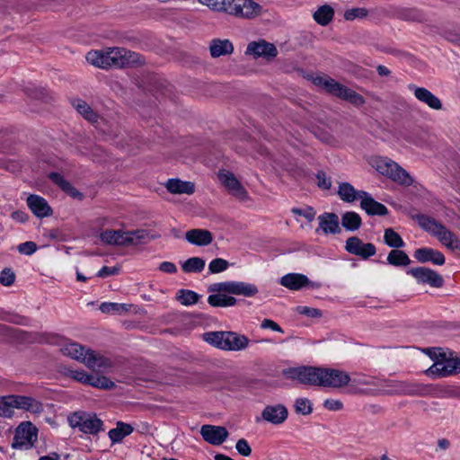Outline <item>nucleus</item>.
Returning a JSON list of instances; mask_svg holds the SVG:
<instances>
[{
	"mask_svg": "<svg viewBox=\"0 0 460 460\" xmlns=\"http://www.w3.org/2000/svg\"><path fill=\"white\" fill-rule=\"evenodd\" d=\"M425 352L435 361L425 371L427 376L441 378L460 373V358H455L453 352L447 353L441 348H427Z\"/></svg>",
	"mask_w": 460,
	"mask_h": 460,
	"instance_id": "nucleus-1",
	"label": "nucleus"
},
{
	"mask_svg": "<svg viewBox=\"0 0 460 460\" xmlns=\"http://www.w3.org/2000/svg\"><path fill=\"white\" fill-rule=\"evenodd\" d=\"M416 219L419 226L435 236L441 244L452 251H460V239L444 225L425 215H417Z\"/></svg>",
	"mask_w": 460,
	"mask_h": 460,
	"instance_id": "nucleus-2",
	"label": "nucleus"
},
{
	"mask_svg": "<svg viewBox=\"0 0 460 460\" xmlns=\"http://www.w3.org/2000/svg\"><path fill=\"white\" fill-rule=\"evenodd\" d=\"M204 341L208 343L230 351H239L245 349L250 340L242 334L234 332H209L203 334Z\"/></svg>",
	"mask_w": 460,
	"mask_h": 460,
	"instance_id": "nucleus-3",
	"label": "nucleus"
},
{
	"mask_svg": "<svg viewBox=\"0 0 460 460\" xmlns=\"http://www.w3.org/2000/svg\"><path fill=\"white\" fill-rule=\"evenodd\" d=\"M315 85L322 87L326 93L347 101L354 106L359 107L365 103V99L352 89L336 82L328 76H318L314 78Z\"/></svg>",
	"mask_w": 460,
	"mask_h": 460,
	"instance_id": "nucleus-4",
	"label": "nucleus"
},
{
	"mask_svg": "<svg viewBox=\"0 0 460 460\" xmlns=\"http://www.w3.org/2000/svg\"><path fill=\"white\" fill-rule=\"evenodd\" d=\"M371 164L380 174L386 176L398 184L410 186L413 182L411 175L397 163L388 157H376L372 160Z\"/></svg>",
	"mask_w": 460,
	"mask_h": 460,
	"instance_id": "nucleus-5",
	"label": "nucleus"
},
{
	"mask_svg": "<svg viewBox=\"0 0 460 460\" xmlns=\"http://www.w3.org/2000/svg\"><path fill=\"white\" fill-rule=\"evenodd\" d=\"M68 423L80 432L97 436L104 430L103 421L93 412L84 411H75L68 416Z\"/></svg>",
	"mask_w": 460,
	"mask_h": 460,
	"instance_id": "nucleus-6",
	"label": "nucleus"
},
{
	"mask_svg": "<svg viewBox=\"0 0 460 460\" xmlns=\"http://www.w3.org/2000/svg\"><path fill=\"white\" fill-rule=\"evenodd\" d=\"M210 293H227L245 297L255 296L259 289L256 285L243 281H225L213 283L208 288Z\"/></svg>",
	"mask_w": 460,
	"mask_h": 460,
	"instance_id": "nucleus-7",
	"label": "nucleus"
},
{
	"mask_svg": "<svg viewBox=\"0 0 460 460\" xmlns=\"http://www.w3.org/2000/svg\"><path fill=\"white\" fill-rule=\"evenodd\" d=\"M384 393L386 394L421 396L428 393V387L414 382L389 380L385 383Z\"/></svg>",
	"mask_w": 460,
	"mask_h": 460,
	"instance_id": "nucleus-8",
	"label": "nucleus"
},
{
	"mask_svg": "<svg viewBox=\"0 0 460 460\" xmlns=\"http://www.w3.org/2000/svg\"><path fill=\"white\" fill-rule=\"evenodd\" d=\"M284 376L291 380H297L299 383L310 385L320 386V367H297L283 370Z\"/></svg>",
	"mask_w": 460,
	"mask_h": 460,
	"instance_id": "nucleus-9",
	"label": "nucleus"
},
{
	"mask_svg": "<svg viewBox=\"0 0 460 460\" xmlns=\"http://www.w3.org/2000/svg\"><path fill=\"white\" fill-rule=\"evenodd\" d=\"M38 430L31 422L21 423L15 430L12 447L27 450L37 441Z\"/></svg>",
	"mask_w": 460,
	"mask_h": 460,
	"instance_id": "nucleus-10",
	"label": "nucleus"
},
{
	"mask_svg": "<svg viewBox=\"0 0 460 460\" xmlns=\"http://www.w3.org/2000/svg\"><path fill=\"white\" fill-rule=\"evenodd\" d=\"M262 7L252 0H227L226 13L242 18L259 15Z\"/></svg>",
	"mask_w": 460,
	"mask_h": 460,
	"instance_id": "nucleus-11",
	"label": "nucleus"
},
{
	"mask_svg": "<svg viewBox=\"0 0 460 460\" xmlns=\"http://www.w3.org/2000/svg\"><path fill=\"white\" fill-rule=\"evenodd\" d=\"M350 382L349 375L342 370L320 367V386L341 388Z\"/></svg>",
	"mask_w": 460,
	"mask_h": 460,
	"instance_id": "nucleus-12",
	"label": "nucleus"
},
{
	"mask_svg": "<svg viewBox=\"0 0 460 460\" xmlns=\"http://www.w3.org/2000/svg\"><path fill=\"white\" fill-rule=\"evenodd\" d=\"M345 250L363 260H367L376 252V246L371 243H363L358 236H351L346 240Z\"/></svg>",
	"mask_w": 460,
	"mask_h": 460,
	"instance_id": "nucleus-13",
	"label": "nucleus"
},
{
	"mask_svg": "<svg viewBox=\"0 0 460 460\" xmlns=\"http://www.w3.org/2000/svg\"><path fill=\"white\" fill-rule=\"evenodd\" d=\"M408 274L414 277L418 282L429 284L434 288H441L444 284V279L435 270L426 267L412 268L408 270Z\"/></svg>",
	"mask_w": 460,
	"mask_h": 460,
	"instance_id": "nucleus-14",
	"label": "nucleus"
},
{
	"mask_svg": "<svg viewBox=\"0 0 460 460\" xmlns=\"http://www.w3.org/2000/svg\"><path fill=\"white\" fill-rule=\"evenodd\" d=\"M278 53L276 46L265 40L250 42L245 51L246 55H252L254 58H263L266 59L276 58Z\"/></svg>",
	"mask_w": 460,
	"mask_h": 460,
	"instance_id": "nucleus-15",
	"label": "nucleus"
},
{
	"mask_svg": "<svg viewBox=\"0 0 460 460\" xmlns=\"http://www.w3.org/2000/svg\"><path fill=\"white\" fill-rule=\"evenodd\" d=\"M200 434L206 442L214 446L223 444L229 435L225 427L208 424L201 427Z\"/></svg>",
	"mask_w": 460,
	"mask_h": 460,
	"instance_id": "nucleus-16",
	"label": "nucleus"
},
{
	"mask_svg": "<svg viewBox=\"0 0 460 460\" xmlns=\"http://www.w3.org/2000/svg\"><path fill=\"white\" fill-rule=\"evenodd\" d=\"M288 416V411L284 404L266 405L261 411V419L270 424H282Z\"/></svg>",
	"mask_w": 460,
	"mask_h": 460,
	"instance_id": "nucleus-17",
	"label": "nucleus"
},
{
	"mask_svg": "<svg viewBox=\"0 0 460 460\" xmlns=\"http://www.w3.org/2000/svg\"><path fill=\"white\" fill-rule=\"evenodd\" d=\"M360 208L368 216H385L388 214L387 208L382 203L375 200L373 197L367 191H361L360 193Z\"/></svg>",
	"mask_w": 460,
	"mask_h": 460,
	"instance_id": "nucleus-18",
	"label": "nucleus"
},
{
	"mask_svg": "<svg viewBox=\"0 0 460 460\" xmlns=\"http://www.w3.org/2000/svg\"><path fill=\"white\" fill-rule=\"evenodd\" d=\"M26 202L29 208L37 217L43 218L53 214V210L48 201L41 196L31 194L27 198Z\"/></svg>",
	"mask_w": 460,
	"mask_h": 460,
	"instance_id": "nucleus-19",
	"label": "nucleus"
},
{
	"mask_svg": "<svg viewBox=\"0 0 460 460\" xmlns=\"http://www.w3.org/2000/svg\"><path fill=\"white\" fill-rule=\"evenodd\" d=\"M409 89L413 92L415 98L428 105L430 109L439 111L442 109L441 101L429 90L419 87L415 84H409Z\"/></svg>",
	"mask_w": 460,
	"mask_h": 460,
	"instance_id": "nucleus-20",
	"label": "nucleus"
},
{
	"mask_svg": "<svg viewBox=\"0 0 460 460\" xmlns=\"http://www.w3.org/2000/svg\"><path fill=\"white\" fill-rule=\"evenodd\" d=\"M414 258L420 263L431 261L435 265H443L446 261L444 254L435 249L422 247L415 250Z\"/></svg>",
	"mask_w": 460,
	"mask_h": 460,
	"instance_id": "nucleus-21",
	"label": "nucleus"
},
{
	"mask_svg": "<svg viewBox=\"0 0 460 460\" xmlns=\"http://www.w3.org/2000/svg\"><path fill=\"white\" fill-rule=\"evenodd\" d=\"M218 178L234 196L239 199H244L247 196L245 189L238 181L234 173L230 172H219Z\"/></svg>",
	"mask_w": 460,
	"mask_h": 460,
	"instance_id": "nucleus-22",
	"label": "nucleus"
},
{
	"mask_svg": "<svg viewBox=\"0 0 460 460\" xmlns=\"http://www.w3.org/2000/svg\"><path fill=\"white\" fill-rule=\"evenodd\" d=\"M15 409L23 410L33 414H40L44 411V406L39 400L25 395H14Z\"/></svg>",
	"mask_w": 460,
	"mask_h": 460,
	"instance_id": "nucleus-23",
	"label": "nucleus"
},
{
	"mask_svg": "<svg viewBox=\"0 0 460 460\" xmlns=\"http://www.w3.org/2000/svg\"><path fill=\"white\" fill-rule=\"evenodd\" d=\"M319 227L325 234L341 233L339 217L335 213H323L318 217Z\"/></svg>",
	"mask_w": 460,
	"mask_h": 460,
	"instance_id": "nucleus-24",
	"label": "nucleus"
},
{
	"mask_svg": "<svg viewBox=\"0 0 460 460\" xmlns=\"http://www.w3.org/2000/svg\"><path fill=\"white\" fill-rule=\"evenodd\" d=\"M310 280L308 278L300 273H288L284 275L279 283L281 286L290 289V290H299L302 288L307 286Z\"/></svg>",
	"mask_w": 460,
	"mask_h": 460,
	"instance_id": "nucleus-25",
	"label": "nucleus"
},
{
	"mask_svg": "<svg viewBox=\"0 0 460 460\" xmlns=\"http://www.w3.org/2000/svg\"><path fill=\"white\" fill-rule=\"evenodd\" d=\"M84 365L89 368L99 371H105L112 367L111 359L93 350H88V357H86Z\"/></svg>",
	"mask_w": 460,
	"mask_h": 460,
	"instance_id": "nucleus-26",
	"label": "nucleus"
},
{
	"mask_svg": "<svg viewBox=\"0 0 460 460\" xmlns=\"http://www.w3.org/2000/svg\"><path fill=\"white\" fill-rule=\"evenodd\" d=\"M49 179L58 185L64 192L74 199H82L84 195L78 191L72 184L66 181L59 172H52L49 174Z\"/></svg>",
	"mask_w": 460,
	"mask_h": 460,
	"instance_id": "nucleus-27",
	"label": "nucleus"
},
{
	"mask_svg": "<svg viewBox=\"0 0 460 460\" xmlns=\"http://www.w3.org/2000/svg\"><path fill=\"white\" fill-rule=\"evenodd\" d=\"M186 240L198 246H206L212 243V234L206 229H191L186 233Z\"/></svg>",
	"mask_w": 460,
	"mask_h": 460,
	"instance_id": "nucleus-28",
	"label": "nucleus"
},
{
	"mask_svg": "<svg viewBox=\"0 0 460 460\" xmlns=\"http://www.w3.org/2000/svg\"><path fill=\"white\" fill-rule=\"evenodd\" d=\"M60 351L63 355L68 356L77 361L85 363L88 357V350L84 351V348L76 342H66L62 345Z\"/></svg>",
	"mask_w": 460,
	"mask_h": 460,
	"instance_id": "nucleus-29",
	"label": "nucleus"
},
{
	"mask_svg": "<svg viewBox=\"0 0 460 460\" xmlns=\"http://www.w3.org/2000/svg\"><path fill=\"white\" fill-rule=\"evenodd\" d=\"M209 51L212 58L230 55L234 51V45L229 40L214 39L209 45Z\"/></svg>",
	"mask_w": 460,
	"mask_h": 460,
	"instance_id": "nucleus-30",
	"label": "nucleus"
},
{
	"mask_svg": "<svg viewBox=\"0 0 460 460\" xmlns=\"http://www.w3.org/2000/svg\"><path fill=\"white\" fill-rule=\"evenodd\" d=\"M166 189L173 194H193L195 192V184L191 181H183L179 179H170L166 182Z\"/></svg>",
	"mask_w": 460,
	"mask_h": 460,
	"instance_id": "nucleus-31",
	"label": "nucleus"
},
{
	"mask_svg": "<svg viewBox=\"0 0 460 460\" xmlns=\"http://www.w3.org/2000/svg\"><path fill=\"white\" fill-rule=\"evenodd\" d=\"M100 239L109 245L126 246V231L105 230L100 234Z\"/></svg>",
	"mask_w": 460,
	"mask_h": 460,
	"instance_id": "nucleus-32",
	"label": "nucleus"
},
{
	"mask_svg": "<svg viewBox=\"0 0 460 460\" xmlns=\"http://www.w3.org/2000/svg\"><path fill=\"white\" fill-rule=\"evenodd\" d=\"M134 430V428L128 423L118 421L116 428L111 429L108 432V436L112 444L120 443L124 438L130 435Z\"/></svg>",
	"mask_w": 460,
	"mask_h": 460,
	"instance_id": "nucleus-33",
	"label": "nucleus"
},
{
	"mask_svg": "<svg viewBox=\"0 0 460 460\" xmlns=\"http://www.w3.org/2000/svg\"><path fill=\"white\" fill-rule=\"evenodd\" d=\"M334 9L329 4H323L314 13L313 18L321 26H327L334 17Z\"/></svg>",
	"mask_w": 460,
	"mask_h": 460,
	"instance_id": "nucleus-34",
	"label": "nucleus"
},
{
	"mask_svg": "<svg viewBox=\"0 0 460 460\" xmlns=\"http://www.w3.org/2000/svg\"><path fill=\"white\" fill-rule=\"evenodd\" d=\"M227 293H214L208 297V303L213 307H228L234 306L237 303V299L234 296H227Z\"/></svg>",
	"mask_w": 460,
	"mask_h": 460,
	"instance_id": "nucleus-35",
	"label": "nucleus"
},
{
	"mask_svg": "<svg viewBox=\"0 0 460 460\" xmlns=\"http://www.w3.org/2000/svg\"><path fill=\"white\" fill-rule=\"evenodd\" d=\"M362 190H356L355 188L349 182H341L339 184L337 194L340 199L347 203H352L356 199H360V192Z\"/></svg>",
	"mask_w": 460,
	"mask_h": 460,
	"instance_id": "nucleus-36",
	"label": "nucleus"
},
{
	"mask_svg": "<svg viewBox=\"0 0 460 460\" xmlns=\"http://www.w3.org/2000/svg\"><path fill=\"white\" fill-rule=\"evenodd\" d=\"M362 219L360 216L354 211L345 212L341 217V226L349 232H355L360 228Z\"/></svg>",
	"mask_w": 460,
	"mask_h": 460,
	"instance_id": "nucleus-37",
	"label": "nucleus"
},
{
	"mask_svg": "<svg viewBox=\"0 0 460 460\" xmlns=\"http://www.w3.org/2000/svg\"><path fill=\"white\" fill-rule=\"evenodd\" d=\"M124 53H127V49L124 48H110L106 49V59L109 63V67H124L122 61Z\"/></svg>",
	"mask_w": 460,
	"mask_h": 460,
	"instance_id": "nucleus-38",
	"label": "nucleus"
},
{
	"mask_svg": "<svg viewBox=\"0 0 460 460\" xmlns=\"http://www.w3.org/2000/svg\"><path fill=\"white\" fill-rule=\"evenodd\" d=\"M387 262L393 266H407L411 263V260L405 252L400 249H393L387 256Z\"/></svg>",
	"mask_w": 460,
	"mask_h": 460,
	"instance_id": "nucleus-39",
	"label": "nucleus"
},
{
	"mask_svg": "<svg viewBox=\"0 0 460 460\" xmlns=\"http://www.w3.org/2000/svg\"><path fill=\"white\" fill-rule=\"evenodd\" d=\"M106 59V50H91L86 55V60L91 65L100 68H109Z\"/></svg>",
	"mask_w": 460,
	"mask_h": 460,
	"instance_id": "nucleus-40",
	"label": "nucleus"
},
{
	"mask_svg": "<svg viewBox=\"0 0 460 460\" xmlns=\"http://www.w3.org/2000/svg\"><path fill=\"white\" fill-rule=\"evenodd\" d=\"M88 385L103 390H111L116 385L113 381L104 376L89 375Z\"/></svg>",
	"mask_w": 460,
	"mask_h": 460,
	"instance_id": "nucleus-41",
	"label": "nucleus"
},
{
	"mask_svg": "<svg viewBox=\"0 0 460 460\" xmlns=\"http://www.w3.org/2000/svg\"><path fill=\"white\" fill-rule=\"evenodd\" d=\"M147 238L148 232L146 230L126 231V246L144 243Z\"/></svg>",
	"mask_w": 460,
	"mask_h": 460,
	"instance_id": "nucleus-42",
	"label": "nucleus"
},
{
	"mask_svg": "<svg viewBox=\"0 0 460 460\" xmlns=\"http://www.w3.org/2000/svg\"><path fill=\"white\" fill-rule=\"evenodd\" d=\"M205 261L202 258L199 257H191L188 260H186L182 264L181 268L182 270L186 273H199L201 272L205 268Z\"/></svg>",
	"mask_w": 460,
	"mask_h": 460,
	"instance_id": "nucleus-43",
	"label": "nucleus"
},
{
	"mask_svg": "<svg viewBox=\"0 0 460 460\" xmlns=\"http://www.w3.org/2000/svg\"><path fill=\"white\" fill-rule=\"evenodd\" d=\"M14 395L0 397V417L12 418L14 413Z\"/></svg>",
	"mask_w": 460,
	"mask_h": 460,
	"instance_id": "nucleus-44",
	"label": "nucleus"
},
{
	"mask_svg": "<svg viewBox=\"0 0 460 460\" xmlns=\"http://www.w3.org/2000/svg\"><path fill=\"white\" fill-rule=\"evenodd\" d=\"M75 110L88 121L96 122L97 114L92 110V108L83 100H76L73 103Z\"/></svg>",
	"mask_w": 460,
	"mask_h": 460,
	"instance_id": "nucleus-45",
	"label": "nucleus"
},
{
	"mask_svg": "<svg viewBox=\"0 0 460 460\" xmlns=\"http://www.w3.org/2000/svg\"><path fill=\"white\" fill-rule=\"evenodd\" d=\"M384 241L386 245L394 249H400L404 246L402 238L393 228H386L385 230Z\"/></svg>",
	"mask_w": 460,
	"mask_h": 460,
	"instance_id": "nucleus-46",
	"label": "nucleus"
},
{
	"mask_svg": "<svg viewBox=\"0 0 460 460\" xmlns=\"http://www.w3.org/2000/svg\"><path fill=\"white\" fill-rule=\"evenodd\" d=\"M399 17L405 21L423 22L425 21L424 13L416 8H405L400 11Z\"/></svg>",
	"mask_w": 460,
	"mask_h": 460,
	"instance_id": "nucleus-47",
	"label": "nucleus"
},
{
	"mask_svg": "<svg viewBox=\"0 0 460 460\" xmlns=\"http://www.w3.org/2000/svg\"><path fill=\"white\" fill-rule=\"evenodd\" d=\"M177 300L184 305H194L199 300V295L191 290L181 289L177 294Z\"/></svg>",
	"mask_w": 460,
	"mask_h": 460,
	"instance_id": "nucleus-48",
	"label": "nucleus"
},
{
	"mask_svg": "<svg viewBox=\"0 0 460 460\" xmlns=\"http://www.w3.org/2000/svg\"><path fill=\"white\" fill-rule=\"evenodd\" d=\"M123 58L122 61L124 63V67L128 66H138L142 65L145 60L143 57L136 52L130 51L127 49V53L122 54Z\"/></svg>",
	"mask_w": 460,
	"mask_h": 460,
	"instance_id": "nucleus-49",
	"label": "nucleus"
},
{
	"mask_svg": "<svg viewBox=\"0 0 460 460\" xmlns=\"http://www.w3.org/2000/svg\"><path fill=\"white\" fill-rule=\"evenodd\" d=\"M295 411L298 414L309 415L312 411V403L306 398H298L295 402Z\"/></svg>",
	"mask_w": 460,
	"mask_h": 460,
	"instance_id": "nucleus-50",
	"label": "nucleus"
},
{
	"mask_svg": "<svg viewBox=\"0 0 460 460\" xmlns=\"http://www.w3.org/2000/svg\"><path fill=\"white\" fill-rule=\"evenodd\" d=\"M368 14V11L366 8L363 7H357V8H351L348 9L344 13V19L346 21H353L355 19H363L367 17Z\"/></svg>",
	"mask_w": 460,
	"mask_h": 460,
	"instance_id": "nucleus-51",
	"label": "nucleus"
},
{
	"mask_svg": "<svg viewBox=\"0 0 460 460\" xmlns=\"http://www.w3.org/2000/svg\"><path fill=\"white\" fill-rule=\"evenodd\" d=\"M125 304L118 303H102L100 305V310L104 314H120L122 311H127Z\"/></svg>",
	"mask_w": 460,
	"mask_h": 460,
	"instance_id": "nucleus-52",
	"label": "nucleus"
},
{
	"mask_svg": "<svg viewBox=\"0 0 460 460\" xmlns=\"http://www.w3.org/2000/svg\"><path fill=\"white\" fill-rule=\"evenodd\" d=\"M229 266V263L226 260L217 258L210 261L208 265L209 272L212 274L220 273L225 271Z\"/></svg>",
	"mask_w": 460,
	"mask_h": 460,
	"instance_id": "nucleus-53",
	"label": "nucleus"
},
{
	"mask_svg": "<svg viewBox=\"0 0 460 460\" xmlns=\"http://www.w3.org/2000/svg\"><path fill=\"white\" fill-rule=\"evenodd\" d=\"M200 4L207 5L215 11H224L226 13L227 0H198Z\"/></svg>",
	"mask_w": 460,
	"mask_h": 460,
	"instance_id": "nucleus-54",
	"label": "nucleus"
},
{
	"mask_svg": "<svg viewBox=\"0 0 460 460\" xmlns=\"http://www.w3.org/2000/svg\"><path fill=\"white\" fill-rule=\"evenodd\" d=\"M15 281V274L14 272L9 269L5 268L0 272V284L4 287L12 286Z\"/></svg>",
	"mask_w": 460,
	"mask_h": 460,
	"instance_id": "nucleus-55",
	"label": "nucleus"
},
{
	"mask_svg": "<svg viewBox=\"0 0 460 460\" xmlns=\"http://www.w3.org/2000/svg\"><path fill=\"white\" fill-rule=\"evenodd\" d=\"M66 375L77 382L87 385L88 377H89L90 374H87L84 370L67 369L66 372Z\"/></svg>",
	"mask_w": 460,
	"mask_h": 460,
	"instance_id": "nucleus-56",
	"label": "nucleus"
},
{
	"mask_svg": "<svg viewBox=\"0 0 460 460\" xmlns=\"http://www.w3.org/2000/svg\"><path fill=\"white\" fill-rule=\"evenodd\" d=\"M317 179V186L322 190H330L332 187V180L331 177L327 176V174L323 171H319L316 173Z\"/></svg>",
	"mask_w": 460,
	"mask_h": 460,
	"instance_id": "nucleus-57",
	"label": "nucleus"
},
{
	"mask_svg": "<svg viewBox=\"0 0 460 460\" xmlns=\"http://www.w3.org/2000/svg\"><path fill=\"white\" fill-rule=\"evenodd\" d=\"M296 311L299 314H303L310 318H319L322 316L321 310L317 308L299 305L296 308Z\"/></svg>",
	"mask_w": 460,
	"mask_h": 460,
	"instance_id": "nucleus-58",
	"label": "nucleus"
},
{
	"mask_svg": "<svg viewBox=\"0 0 460 460\" xmlns=\"http://www.w3.org/2000/svg\"><path fill=\"white\" fill-rule=\"evenodd\" d=\"M291 212L295 215H298L301 217H304L305 219H307L309 222L313 221L315 217V211L313 208L307 207L305 208H293L291 209Z\"/></svg>",
	"mask_w": 460,
	"mask_h": 460,
	"instance_id": "nucleus-59",
	"label": "nucleus"
},
{
	"mask_svg": "<svg viewBox=\"0 0 460 460\" xmlns=\"http://www.w3.org/2000/svg\"><path fill=\"white\" fill-rule=\"evenodd\" d=\"M37 244L32 241H27L18 245L17 250L21 254L31 255L37 251Z\"/></svg>",
	"mask_w": 460,
	"mask_h": 460,
	"instance_id": "nucleus-60",
	"label": "nucleus"
},
{
	"mask_svg": "<svg viewBox=\"0 0 460 460\" xmlns=\"http://www.w3.org/2000/svg\"><path fill=\"white\" fill-rule=\"evenodd\" d=\"M237 452L243 456H250L252 454V447L245 438H240L235 444Z\"/></svg>",
	"mask_w": 460,
	"mask_h": 460,
	"instance_id": "nucleus-61",
	"label": "nucleus"
},
{
	"mask_svg": "<svg viewBox=\"0 0 460 460\" xmlns=\"http://www.w3.org/2000/svg\"><path fill=\"white\" fill-rule=\"evenodd\" d=\"M119 271V267H108L103 266L97 273V277L99 278H106L111 275H116Z\"/></svg>",
	"mask_w": 460,
	"mask_h": 460,
	"instance_id": "nucleus-62",
	"label": "nucleus"
},
{
	"mask_svg": "<svg viewBox=\"0 0 460 460\" xmlns=\"http://www.w3.org/2000/svg\"><path fill=\"white\" fill-rule=\"evenodd\" d=\"M261 327L262 329H271L272 331L281 333L284 332L283 329L277 323L270 319H264L261 323Z\"/></svg>",
	"mask_w": 460,
	"mask_h": 460,
	"instance_id": "nucleus-63",
	"label": "nucleus"
},
{
	"mask_svg": "<svg viewBox=\"0 0 460 460\" xmlns=\"http://www.w3.org/2000/svg\"><path fill=\"white\" fill-rule=\"evenodd\" d=\"M323 406L330 411H339L342 409L343 404L339 400L327 399L324 401Z\"/></svg>",
	"mask_w": 460,
	"mask_h": 460,
	"instance_id": "nucleus-64",
	"label": "nucleus"
}]
</instances>
